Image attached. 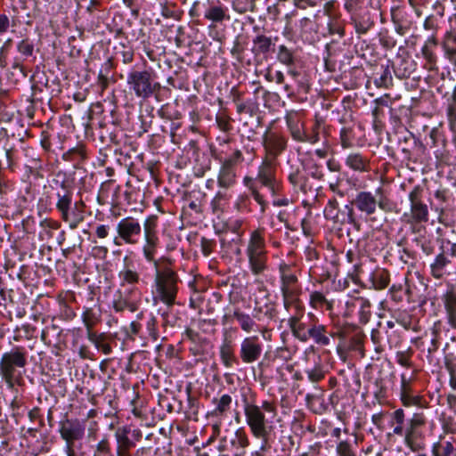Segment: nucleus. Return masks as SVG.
Here are the masks:
<instances>
[{
	"mask_svg": "<svg viewBox=\"0 0 456 456\" xmlns=\"http://www.w3.org/2000/svg\"><path fill=\"white\" fill-rule=\"evenodd\" d=\"M61 190L56 192V208L61 214L66 209L71 208L73 203V191L69 189L63 181L60 184Z\"/></svg>",
	"mask_w": 456,
	"mask_h": 456,
	"instance_id": "obj_23",
	"label": "nucleus"
},
{
	"mask_svg": "<svg viewBox=\"0 0 456 456\" xmlns=\"http://www.w3.org/2000/svg\"><path fill=\"white\" fill-rule=\"evenodd\" d=\"M82 321L87 330V334L93 332V328L101 321V311L94 308H86L82 314Z\"/></svg>",
	"mask_w": 456,
	"mask_h": 456,
	"instance_id": "obj_35",
	"label": "nucleus"
},
{
	"mask_svg": "<svg viewBox=\"0 0 456 456\" xmlns=\"http://www.w3.org/2000/svg\"><path fill=\"white\" fill-rule=\"evenodd\" d=\"M246 255L249 270L254 275H260L267 270L266 244L261 230H255L250 233Z\"/></svg>",
	"mask_w": 456,
	"mask_h": 456,
	"instance_id": "obj_5",
	"label": "nucleus"
},
{
	"mask_svg": "<svg viewBox=\"0 0 456 456\" xmlns=\"http://www.w3.org/2000/svg\"><path fill=\"white\" fill-rule=\"evenodd\" d=\"M159 244V237L144 236V244L142 246L143 256L148 262L153 263L155 268L159 267V261L155 259Z\"/></svg>",
	"mask_w": 456,
	"mask_h": 456,
	"instance_id": "obj_26",
	"label": "nucleus"
},
{
	"mask_svg": "<svg viewBox=\"0 0 456 456\" xmlns=\"http://www.w3.org/2000/svg\"><path fill=\"white\" fill-rule=\"evenodd\" d=\"M345 164L354 172L366 173L370 170V159L360 152L349 153L346 157Z\"/></svg>",
	"mask_w": 456,
	"mask_h": 456,
	"instance_id": "obj_20",
	"label": "nucleus"
},
{
	"mask_svg": "<svg viewBox=\"0 0 456 456\" xmlns=\"http://www.w3.org/2000/svg\"><path fill=\"white\" fill-rule=\"evenodd\" d=\"M411 351L409 349L407 351H399L396 353L395 360L398 364L403 367L410 368L412 365L411 362Z\"/></svg>",
	"mask_w": 456,
	"mask_h": 456,
	"instance_id": "obj_54",
	"label": "nucleus"
},
{
	"mask_svg": "<svg viewBox=\"0 0 456 456\" xmlns=\"http://www.w3.org/2000/svg\"><path fill=\"white\" fill-rule=\"evenodd\" d=\"M287 178L295 193L301 192L304 195H306L314 192V188L309 182L308 176L298 166H290Z\"/></svg>",
	"mask_w": 456,
	"mask_h": 456,
	"instance_id": "obj_13",
	"label": "nucleus"
},
{
	"mask_svg": "<svg viewBox=\"0 0 456 456\" xmlns=\"http://www.w3.org/2000/svg\"><path fill=\"white\" fill-rule=\"evenodd\" d=\"M233 447L241 450L244 452L245 449L249 446V438L243 428H238L234 433V438L231 441Z\"/></svg>",
	"mask_w": 456,
	"mask_h": 456,
	"instance_id": "obj_40",
	"label": "nucleus"
},
{
	"mask_svg": "<svg viewBox=\"0 0 456 456\" xmlns=\"http://www.w3.org/2000/svg\"><path fill=\"white\" fill-rule=\"evenodd\" d=\"M255 51L257 53H266L270 51L272 46V39L265 35H258L253 40Z\"/></svg>",
	"mask_w": 456,
	"mask_h": 456,
	"instance_id": "obj_43",
	"label": "nucleus"
},
{
	"mask_svg": "<svg viewBox=\"0 0 456 456\" xmlns=\"http://www.w3.org/2000/svg\"><path fill=\"white\" fill-rule=\"evenodd\" d=\"M64 156L67 157V159H69V160H72L75 162H79L86 158V152H85V150L81 147L80 148H73V149L69 150V151H67Z\"/></svg>",
	"mask_w": 456,
	"mask_h": 456,
	"instance_id": "obj_58",
	"label": "nucleus"
},
{
	"mask_svg": "<svg viewBox=\"0 0 456 456\" xmlns=\"http://www.w3.org/2000/svg\"><path fill=\"white\" fill-rule=\"evenodd\" d=\"M27 364V350L22 346H14L2 354L0 376L8 387L21 383Z\"/></svg>",
	"mask_w": 456,
	"mask_h": 456,
	"instance_id": "obj_2",
	"label": "nucleus"
},
{
	"mask_svg": "<svg viewBox=\"0 0 456 456\" xmlns=\"http://www.w3.org/2000/svg\"><path fill=\"white\" fill-rule=\"evenodd\" d=\"M370 339L372 343L375 346V351L376 353H381L386 348V342H385V331L379 329H373L370 333Z\"/></svg>",
	"mask_w": 456,
	"mask_h": 456,
	"instance_id": "obj_46",
	"label": "nucleus"
},
{
	"mask_svg": "<svg viewBox=\"0 0 456 456\" xmlns=\"http://www.w3.org/2000/svg\"><path fill=\"white\" fill-rule=\"evenodd\" d=\"M308 379L311 382L317 383L321 381L325 377V371L322 367L319 365H315L312 369H308L305 370Z\"/></svg>",
	"mask_w": 456,
	"mask_h": 456,
	"instance_id": "obj_53",
	"label": "nucleus"
},
{
	"mask_svg": "<svg viewBox=\"0 0 456 456\" xmlns=\"http://www.w3.org/2000/svg\"><path fill=\"white\" fill-rule=\"evenodd\" d=\"M158 217L156 216H148L143 223L144 236L159 237L158 232Z\"/></svg>",
	"mask_w": 456,
	"mask_h": 456,
	"instance_id": "obj_47",
	"label": "nucleus"
},
{
	"mask_svg": "<svg viewBox=\"0 0 456 456\" xmlns=\"http://www.w3.org/2000/svg\"><path fill=\"white\" fill-rule=\"evenodd\" d=\"M212 403L215 405V408L212 411V415L224 416L231 409L232 399L230 395L224 394L221 395L219 398H213Z\"/></svg>",
	"mask_w": 456,
	"mask_h": 456,
	"instance_id": "obj_32",
	"label": "nucleus"
},
{
	"mask_svg": "<svg viewBox=\"0 0 456 456\" xmlns=\"http://www.w3.org/2000/svg\"><path fill=\"white\" fill-rule=\"evenodd\" d=\"M400 396L404 406H411L419 403V398L413 395L412 391L407 394L400 392Z\"/></svg>",
	"mask_w": 456,
	"mask_h": 456,
	"instance_id": "obj_61",
	"label": "nucleus"
},
{
	"mask_svg": "<svg viewBox=\"0 0 456 456\" xmlns=\"http://www.w3.org/2000/svg\"><path fill=\"white\" fill-rule=\"evenodd\" d=\"M232 9L243 14L248 12H254L256 8V0H233L232 3Z\"/></svg>",
	"mask_w": 456,
	"mask_h": 456,
	"instance_id": "obj_44",
	"label": "nucleus"
},
{
	"mask_svg": "<svg viewBox=\"0 0 456 456\" xmlns=\"http://www.w3.org/2000/svg\"><path fill=\"white\" fill-rule=\"evenodd\" d=\"M263 144L270 155L277 157L286 149L287 139L281 134L269 133L264 135Z\"/></svg>",
	"mask_w": 456,
	"mask_h": 456,
	"instance_id": "obj_18",
	"label": "nucleus"
},
{
	"mask_svg": "<svg viewBox=\"0 0 456 456\" xmlns=\"http://www.w3.org/2000/svg\"><path fill=\"white\" fill-rule=\"evenodd\" d=\"M392 21L395 30L400 36H404L412 27L411 14L403 10H397L392 13Z\"/></svg>",
	"mask_w": 456,
	"mask_h": 456,
	"instance_id": "obj_21",
	"label": "nucleus"
},
{
	"mask_svg": "<svg viewBox=\"0 0 456 456\" xmlns=\"http://www.w3.org/2000/svg\"><path fill=\"white\" fill-rule=\"evenodd\" d=\"M351 305L359 308L360 322L362 324L367 323L371 315L370 301L367 298L357 297L352 300Z\"/></svg>",
	"mask_w": 456,
	"mask_h": 456,
	"instance_id": "obj_31",
	"label": "nucleus"
},
{
	"mask_svg": "<svg viewBox=\"0 0 456 456\" xmlns=\"http://www.w3.org/2000/svg\"><path fill=\"white\" fill-rule=\"evenodd\" d=\"M404 443L413 452L422 451L426 447L424 435L421 431L405 437Z\"/></svg>",
	"mask_w": 456,
	"mask_h": 456,
	"instance_id": "obj_38",
	"label": "nucleus"
},
{
	"mask_svg": "<svg viewBox=\"0 0 456 456\" xmlns=\"http://www.w3.org/2000/svg\"><path fill=\"white\" fill-rule=\"evenodd\" d=\"M118 441V456H127V452L130 448L134 446V443L130 440L126 433H116Z\"/></svg>",
	"mask_w": 456,
	"mask_h": 456,
	"instance_id": "obj_41",
	"label": "nucleus"
},
{
	"mask_svg": "<svg viewBox=\"0 0 456 456\" xmlns=\"http://www.w3.org/2000/svg\"><path fill=\"white\" fill-rule=\"evenodd\" d=\"M204 18L212 24H222L231 20L228 7L219 0L207 1Z\"/></svg>",
	"mask_w": 456,
	"mask_h": 456,
	"instance_id": "obj_14",
	"label": "nucleus"
},
{
	"mask_svg": "<svg viewBox=\"0 0 456 456\" xmlns=\"http://www.w3.org/2000/svg\"><path fill=\"white\" fill-rule=\"evenodd\" d=\"M410 212L402 216V221L410 225H415L428 221L429 211L428 205L423 201L422 190L416 186L408 194Z\"/></svg>",
	"mask_w": 456,
	"mask_h": 456,
	"instance_id": "obj_6",
	"label": "nucleus"
},
{
	"mask_svg": "<svg viewBox=\"0 0 456 456\" xmlns=\"http://www.w3.org/2000/svg\"><path fill=\"white\" fill-rule=\"evenodd\" d=\"M118 237L126 244H137L142 234V225L133 216L122 218L117 224Z\"/></svg>",
	"mask_w": 456,
	"mask_h": 456,
	"instance_id": "obj_11",
	"label": "nucleus"
},
{
	"mask_svg": "<svg viewBox=\"0 0 456 456\" xmlns=\"http://www.w3.org/2000/svg\"><path fill=\"white\" fill-rule=\"evenodd\" d=\"M264 345L256 335L244 338L240 345V358L243 363L249 364L259 360Z\"/></svg>",
	"mask_w": 456,
	"mask_h": 456,
	"instance_id": "obj_10",
	"label": "nucleus"
},
{
	"mask_svg": "<svg viewBox=\"0 0 456 456\" xmlns=\"http://www.w3.org/2000/svg\"><path fill=\"white\" fill-rule=\"evenodd\" d=\"M205 296L200 291H193L190 297V306L195 310L201 311V306L204 302Z\"/></svg>",
	"mask_w": 456,
	"mask_h": 456,
	"instance_id": "obj_56",
	"label": "nucleus"
},
{
	"mask_svg": "<svg viewBox=\"0 0 456 456\" xmlns=\"http://www.w3.org/2000/svg\"><path fill=\"white\" fill-rule=\"evenodd\" d=\"M285 121L293 140L301 142L305 129L299 112L296 110L288 111L285 115Z\"/></svg>",
	"mask_w": 456,
	"mask_h": 456,
	"instance_id": "obj_17",
	"label": "nucleus"
},
{
	"mask_svg": "<svg viewBox=\"0 0 456 456\" xmlns=\"http://www.w3.org/2000/svg\"><path fill=\"white\" fill-rule=\"evenodd\" d=\"M230 189H223L219 188L217 192L216 193L215 197L211 200V208L214 213H216L218 211H223L224 206L227 204L228 200L232 197L231 193L229 192Z\"/></svg>",
	"mask_w": 456,
	"mask_h": 456,
	"instance_id": "obj_34",
	"label": "nucleus"
},
{
	"mask_svg": "<svg viewBox=\"0 0 456 456\" xmlns=\"http://www.w3.org/2000/svg\"><path fill=\"white\" fill-rule=\"evenodd\" d=\"M309 175L316 180H322L324 177V173L322 167L317 165L316 163H314L309 167Z\"/></svg>",
	"mask_w": 456,
	"mask_h": 456,
	"instance_id": "obj_63",
	"label": "nucleus"
},
{
	"mask_svg": "<svg viewBox=\"0 0 456 456\" xmlns=\"http://www.w3.org/2000/svg\"><path fill=\"white\" fill-rule=\"evenodd\" d=\"M86 425L77 419H66L60 422V435L65 443L74 444L85 436Z\"/></svg>",
	"mask_w": 456,
	"mask_h": 456,
	"instance_id": "obj_12",
	"label": "nucleus"
},
{
	"mask_svg": "<svg viewBox=\"0 0 456 456\" xmlns=\"http://www.w3.org/2000/svg\"><path fill=\"white\" fill-rule=\"evenodd\" d=\"M216 243L213 240L202 237L200 240V247L202 254L205 256H209L214 250Z\"/></svg>",
	"mask_w": 456,
	"mask_h": 456,
	"instance_id": "obj_59",
	"label": "nucleus"
},
{
	"mask_svg": "<svg viewBox=\"0 0 456 456\" xmlns=\"http://www.w3.org/2000/svg\"><path fill=\"white\" fill-rule=\"evenodd\" d=\"M18 52L25 58L32 56L34 52V45L29 39L26 38L20 41L17 45Z\"/></svg>",
	"mask_w": 456,
	"mask_h": 456,
	"instance_id": "obj_52",
	"label": "nucleus"
},
{
	"mask_svg": "<svg viewBox=\"0 0 456 456\" xmlns=\"http://www.w3.org/2000/svg\"><path fill=\"white\" fill-rule=\"evenodd\" d=\"M245 422L251 435L261 441L257 456L268 449V440L273 431V419L276 416V407L272 402L263 401L260 405L246 402L243 405Z\"/></svg>",
	"mask_w": 456,
	"mask_h": 456,
	"instance_id": "obj_1",
	"label": "nucleus"
},
{
	"mask_svg": "<svg viewBox=\"0 0 456 456\" xmlns=\"http://www.w3.org/2000/svg\"><path fill=\"white\" fill-rule=\"evenodd\" d=\"M353 201L350 204H346L344 206V208L341 210V217L340 224H349L353 225H357L359 228V224H357L356 217L354 216Z\"/></svg>",
	"mask_w": 456,
	"mask_h": 456,
	"instance_id": "obj_45",
	"label": "nucleus"
},
{
	"mask_svg": "<svg viewBox=\"0 0 456 456\" xmlns=\"http://www.w3.org/2000/svg\"><path fill=\"white\" fill-rule=\"evenodd\" d=\"M96 451L102 454V455H104V456H107L110 454V443H109V440L107 438H102L98 444H97V446H96Z\"/></svg>",
	"mask_w": 456,
	"mask_h": 456,
	"instance_id": "obj_64",
	"label": "nucleus"
},
{
	"mask_svg": "<svg viewBox=\"0 0 456 456\" xmlns=\"http://www.w3.org/2000/svg\"><path fill=\"white\" fill-rule=\"evenodd\" d=\"M219 355L222 363L226 368H232L234 365L239 364V359L234 354L233 344L232 340L224 338L219 347Z\"/></svg>",
	"mask_w": 456,
	"mask_h": 456,
	"instance_id": "obj_22",
	"label": "nucleus"
},
{
	"mask_svg": "<svg viewBox=\"0 0 456 456\" xmlns=\"http://www.w3.org/2000/svg\"><path fill=\"white\" fill-rule=\"evenodd\" d=\"M389 284V278L387 273L381 272L374 276L373 285L376 289H384Z\"/></svg>",
	"mask_w": 456,
	"mask_h": 456,
	"instance_id": "obj_57",
	"label": "nucleus"
},
{
	"mask_svg": "<svg viewBox=\"0 0 456 456\" xmlns=\"http://www.w3.org/2000/svg\"><path fill=\"white\" fill-rule=\"evenodd\" d=\"M237 183L236 169L221 165L217 174V185L223 189H232Z\"/></svg>",
	"mask_w": 456,
	"mask_h": 456,
	"instance_id": "obj_24",
	"label": "nucleus"
},
{
	"mask_svg": "<svg viewBox=\"0 0 456 456\" xmlns=\"http://www.w3.org/2000/svg\"><path fill=\"white\" fill-rule=\"evenodd\" d=\"M446 115L452 127H456V103H449Z\"/></svg>",
	"mask_w": 456,
	"mask_h": 456,
	"instance_id": "obj_62",
	"label": "nucleus"
},
{
	"mask_svg": "<svg viewBox=\"0 0 456 456\" xmlns=\"http://www.w3.org/2000/svg\"><path fill=\"white\" fill-rule=\"evenodd\" d=\"M279 273L281 279V291L282 295L283 306L287 312L292 308L304 305L300 296L302 289L297 274L292 270V265L285 262L279 264Z\"/></svg>",
	"mask_w": 456,
	"mask_h": 456,
	"instance_id": "obj_4",
	"label": "nucleus"
},
{
	"mask_svg": "<svg viewBox=\"0 0 456 456\" xmlns=\"http://www.w3.org/2000/svg\"><path fill=\"white\" fill-rule=\"evenodd\" d=\"M277 58L280 62L290 66L294 64L293 53L285 45H281L279 46Z\"/></svg>",
	"mask_w": 456,
	"mask_h": 456,
	"instance_id": "obj_48",
	"label": "nucleus"
},
{
	"mask_svg": "<svg viewBox=\"0 0 456 456\" xmlns=\"http://www.w3.org/2000/svg\"><path fill=\"white\" fill-rule=\"evenodd\" d=\"M378 198L371 191H362L356 193L353 200V205L365 216H370L376 213Z\"/></svg>",
	"mask_w": 456,
	"mask_h": 456,
	"instance_id": "obj_15",
	"label": "nucleus"
},
{
	"mask_svg": "<svg viewBox=\"0 0 456 456\" xmlns=\"http://www.w3.org/2000/svg\"><path fill=\"white\" fill-rule=\"evenodd\" d=\"M314 26V21L311 19L307 17L302 18L299 20L300 36L307 39L315 31Z\"/></svg>",
	"mask_w": 456,
	"mask_h": 456,
	"instance_id": "obj_51",
	"label": "nucleus"
},
{
	"mask_svg": "<svg viewBox=\"0 0 456 456\" xmlns=\"http://www.w3.org/2000/svg\"><path fill=\"white\" fill-rule=\"evenodd\" d=\"M243 159L242 152L240 150H235L228 158L221 162V165L236 169V166L242 162Z\"/></svg>",
	"mask_w": 456,
	"mask_h": 456,
	"instance_id": "obj_49",
	"label": "nucleus"
},
{
	"mask_svg": "<svg viewBox=\"0 0 456 456\" xmlns=\"http://www.w3.org/2000/svg\"><path fill=\"white\" fill-rule=\"evenodd\" d=\"M61 216L64 222L69 224V227L71 230L77 228L79 224H81L85 219L84 211L79 210L77 206L73 205L71 208H68L61 213Z\"/></svg>",
	"mask_w": 456,
	"mask_h": 456,
	"instance_id": "obj_29",
	"label": "nucleus"
},
{
	"mask_svg": "<svg viewBox=\"0 0 456 456\" xmlns=\"http://www.w3.org/2000/svg\"><path fill=\"white\" fill-rule=\"evenodd\" d=\"M336 451L339 456H355L352 445L348 441H340L337 444Z\"/></svg>",
	"mask_w": 456,
	"mask_h": 456,
	"instance_id": "obj_55",
	"label": "nucleus"
},
{
	"mask_svg": "<svg viewBox=\"0 0 456 456\" xmlns=\"http://www.w3.org/2000/svg\"><path fill=\"white\" fill-rule=\"evenodd\" d=\"M309 304L314 309L326 307L327 310L332 309V303L329 301L321 291H313L309 297Z\"/></svg>",
	"mask_w": 456,
	"mask_h": 456,
	"instance_id": "obj_37",
	"label": "nucleus"
},
{
	"mask_svg": "<svg viewBox=\"0 0 456 456\" xmlns=\"http://www.w3.org/2000/svg\"><path fill=\"white\" fill-rule=\"evenodd\" d=\"M155 278L152 285L151 295L154 305L165 304L171 307L175 304L178 287L177 274L170 268H155Z\"/></svg>",
	"mask_w": 456,
	"mask_h": 456,
	"instance_id": "obj_3",
	"label": "nucleus"
},
{
	"mask_svg": "<svg viewBox=\"0 0 456 456\" xmlns=\"http://www.w3.org/2000/svg\"><path fill=\"white\" fill-rule=\"evenodd\" d=\"M401 379V387L400 392H403L404 394L410 393L412 391L411 389V380L413 379L412 376H407L405 373H402L400 375Z\"/></svg>",
	"mask_w": 456,
	"mask_h": 456,
	"instance_id": "obj_60",
	"label": "nucleus"
},
{
	"mask_svg": "<svg viewBox=\"0 0 456 456\" xmlns=\"http://www.w3.org/2000/svg\"><path fill=\"white\" fill-rule=\"evenodd\" d=\"M454 438L451 437L450 440H445L443 436L432 445L433 456H456V449L454 447Z\"/></svg>",
	"mask_w": 456,
	"mask_h": 456,
	"instance_id": "obj_25",
	"label": "nucleus"
},
{
	"mask_svg": "<svg viewBox=\"0 0 456 456\" xmlns=\"http://www.w3.org/2000/svg\"><path fill=\"white\" fill-rule=\"evenodd\" d=\"M290 313L291 315L288 320V324L293 336L302 342H306L308 328L306 327L305 323L301 322V319L305 314V306H298V309L292 308Z\"/></svg>",
	"mask_w": 456,
	"mask_h": 456,
	"instance_id": "obj_16",
	"label": "nucleus"
},
{
	"mask_svg": "<svg viewBox=\"0 0 456 456\" xmlns=\"http://www.w3.org/2000/svg\"><path fill=\"white\" fill-rule=\"evenodd\" d=\"M126 82L135 96L142 99L150 98L159 86L154 82L153 73L148 70L128 73Z\"/></svg>",
	"mask_w": 456,
	"mask_h": 456,
	"instance_id": "obj_7",
	"label": "nucleus"
},
{
	"mask_svg": "<svg viewBox=\"0 0 456 456\" xmlns=\"http://www.w3.org/2000/svg\"><path fill=\"white\" fill-rule=\"evenodd\" d=\"M321 125L322 120L316 119L311 130L309 132L305 130V133H303L301 142H308L310 144L316 143L320 140L319 134Z\"/></svg>",
	"mask_w": 456,
	"mask_h": 456,
	"instance_id": "obj_42",
	"label": "nucleus"
},
{
	"mask_svg": "<svg viewBox=\"0 0 456 456\" xmlns=\"http://www.w3.org/2000/svg\"><path fill=\"white\" fill-rule=\"evenodd\" d=\"M239 323L240 329L245 332H251L255 330L257 324L254 319L248 314L242 312L240 308H235L232 315Z\"/></svg>",
	"mask_w": 456,
	"mask_h": 456,
	"instance_id": "obj_30",
	"label": "nucleus"
},
{
	"mask_svg": "<svg viewBox=\"0 0 456 456\" xmlns=\"http://www.w3.org/2000/svg\"><path fill=\"white\" fill-rule=\"evenodd\" d=\"M141 297L142 292L138 286H119L112 302L113 309L117 313L125 310L134 313L139 308Z\"/></svg>",
	"mask_w": 456,
	"mask_h": 456,
	"instance_id": "obj_8",
	"label": "nucleus"
},
{
	"mask_svg": "<svg viewBox=\"0 0 456 456\" xmlns=\"http://www.w3.org/2000/svg\"><path fill=\"white\" fill-rule=\"evenodd\" d=\"M444 308L448 323L456 329V295L448 293L444 298Z\"/></svg>",
	"mask_w": 456,
	"mask_h": 456,
	"instance_id": "obj_33",
	"label": "nucleus"
},
{
	"mask_svg": "<svg viewBox=\"0 0 456 456\" xmlns=\"http://www.w3.org/2000/svg\"><path fill=\"white\" fill-rule=\"evenodd\" d=\"M87 338L104 354H110L112 352V347L106 341V335L104 333L97 335L94 332H89V334H87Z\"/></svg>",
	"mask_w": 456,
	"mask_h": 456,
	"instance_id": "obj_36",
	"label": "nucleus"
},
{
	"mask_svg": "<svg viewBox=\"0 0 456 456\" xmlns=\"http://www.w3.org/2000/svg\"><path fill=\"white\" fill-rule=\"evenodd\" d=\"M385 338L386 346L389 349L399 346L402 342V338L396 330H385Z\"/></svg>",
	"mask_w": 456,
	"mask_h": 456,
	"instance_id": "obj_50",
	"label": "nucleus"
},
{
	"mask_svg": "<svg viewBox=\"0 0 456 456\" xmlns=\"http://www.w3.org/2000/svg\"><path fill=\"white\" fill-rule=\"evenodd\" d=\"M256 183L257 181L256 180V178H253L251 176H245L243 178L244 186L248 189L253 199L260 206L261 213H265L268 204L265 200L264 195L260 193L256 186Z\"/></svg>",
	"mask_w": 456,
	"mask_h": 456,
	"instance_id": "obj_28",
	"label": "nucleus"
},
{
	"mask_svg": "<svg viewBox=\"0 0 456 456\" xmlns=\"http://www.w3.org/2000/svg\"><path fill=\"white\" fill-rule=\"evenodd\" d=\"M324 216L326 219H330L335 223L340 224L341 210L338 209V203L336 199L330 200L324 208Z\"/></svg>",
	"mask_w": 456,
	"mask_h": 456,
	"instance_id": "obj_39",
	"label": "nucleus"
},
{
	"mask_svg": "<svg viewBox=\"0 0 456 456\" xmlns=\"http://www.w3.org/2000/svg\"><path fill=\"white\" fill-rule=\"evenodd\" d=\"M307 341L311 338L314 342L321 346H328L331 343L330 337L333 334L327 331L325 325L321 323H313L308 327Z\"/></svg>",
	"mask_w": 456,
	"mask_h": 456,
	"instance_id": "obj_19",
	"label": "nucleus"
},
{
	"mask_svg": "<svg viewBox=\"0 0 456 456\" xmlns=\"http://www.w3.org/2000/svg\"><path fill=\"white\" fill-rule=\"evenodd\" d=\"M118 276L119 286H137L141 281L139 273L130 265H125Z\"/></svg>",
	"mask_w": 456,
	"mask_h": 456,
	"instance_id": "obj_27",
	"label": "nucleus"
},
{
	"mask_svg": "<svg viewBox=\"0 0 456 456\" xmlns=\"http://www.w3.org/2000/svg\"><path fill=\"white\" fill-rule=\"evenodd\" d=\"M256 180L261 186L267 188L273 197L279 195L281 185L276 178L275 167L270 160L263 161L258 167Z\"/></svg>",
	"mask_w": 456,
	"mask_h": 456,
	"instance_id": "obj_9",
	"label": "nucleus"
}]
</instances>
